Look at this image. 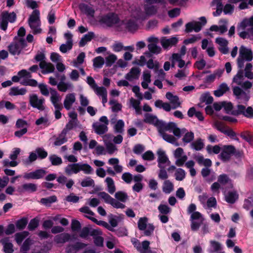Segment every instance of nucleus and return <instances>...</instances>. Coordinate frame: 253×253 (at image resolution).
I'll return each mask as SVG.
<instances>
[{"label":"nucleus","instance_id":"obj_57","mask_svg":"<svg viewBox=\"0 0 253 253\" xmlns=\"http://www.w3.org/2000/svg\"><path fill=\"white\" fill-rule=\"evenodd\" d=\"M117 58L116 55L112 54L106 57L105 64L107 67H111L117 60Z\"/></svg>","mask_w":253,"mask_h":253},{"label":"nucleus","instance_id":"obj_52","mask_svg":"<svg viewBox=\"0 0 253 253\" xmlns=\"http://www.w3.org/2000/svg\"><path fill=\"white\" fill-rule=\"evenodd\" d=\"M200 100L202 102H205L207 104H210L212 103L213 99L209 93H206L201 95Z\"/></svg>","mask_w":253,"mask_h":253},{"label":"nucleus","instance_id":"obj_12","mask_svg":"<svg viewBox=\"0 0 253 253\" xmlns=\"http://www.w3.org/2000/svg\"><path fill=\"white\" fill-rule=\"evenodd\" d=\"M86 246L87 244L80 242H77L75 244H68L65 248V252L66 253H77Z\"/></svg>","mask_w":253,"mask_h":253},{"label":"nucleus","instance_id":"obj_21","mask_svg":"<svg viewBox=\"0 0 253 253\" xmlns=\"http://www.w3.org/2000/svg\"><path fill=\"white\" fill-rule=\"evenodd\" d=\"M92 127L95 133L100 135L105 134L108 131V126L99 122L94 123Z\"/></svg>","mask_w":253,"mask_h":253},{"label":"nucleus","instance_id":"obj_6","mask_svg":"<svg viewBox=\"0 0 253 253\" xmlns=\"http://www.w3.org/2000/svg\"><path fill=\"white\" fill-rule=\"evenodd\" d=\"M244 80V72L243 70H238L237 74L234 77L233 82L240 85L243 88L247 89L252 87V83L248 81L243 82Z\"/></svg>","mask_w":253,"mask_h":253},{"label":"nucleus","instance_id":"obj_60","mask_svg":"<svg viewBox=\"0 0 253 253\" xmlns=\"http://www.w3.org/2000/svg\"><path fill=\"white\" fill-rule=\"evenodd\" d=\"M71 229L73 232H78L81 229V224L76 219H73L71 222Z\"/></svg>","mask_w":253,"mask_h":253},{"label":"nucleus","instance_id":"obj_22","mask_svg":"<svg viewBox=\"0 0 253 253\" xmlns=\"http://www.w3.org/2000/svg\"><path fill=\"white\" fill-rule=\"evenodd\" d=\"M85 217H87V218H88L89 219L91 220L92 221L95 223L97 225H100V226H102L105 227L106 228H107L109 231H111L112 232H116V234L118 236H121V234H119V233L118 232L116 231L113 228H112L111 226H110L106 222H105L104 221H102V220L98 221V220H97V219H96L94 217L88 216L87 215H85Z\"/></svg>","mask_w":253,"mask_h":253},{"label":"nucleus","instance_id":"obj_11","mask_svg":"<svg viewBox=\"0 0 253 253\" xmlns=\"http://www.w3.org/2000/svg\"><path fill=\"white\" fill-rule=\"evenodd\" d=\"M235 148L232 145L223 146L222 151L219 155L220 159L224 162L229 161L231 155L235 152Z\"/></svg>","mask_w":253,"mask_h":253},{"label":"nucleus","instance_id":"obj_41","mask_svg":"<svg viewBox=\"0 0 253 253\" xmlns=\"http://www.w3.org/2000/svg\"><path fill=\"white\" fill-rule=\"evenodd\" d=\"M105 182L107 185L108 191L111 194H113L116 191V187L113 179L110 177H107L105 179Z\"/></svg>","mask_w":253,"mask_h":253},{"label":"nucleus","instance_id":"obj_54","mask_svg":"<svg viewBox=\"0 0 253 253\" xmlns=\"http://www.w3.org/2000/svg\"><path fill=\"white\" fill-rule=\"evenodd\" d=\"M8 23V21L6 18L5 14H3L1 13L0 17V28L3 31H5L7 28Z\"/></svg>","mask_w":253,"mask_h":253},{"label":"nucleus","instance_id":"obj_39","mask_svg":"<svg viewBox=\"0 0 253 253\" xmlns=\"http://www.w3.org/2000/svg\"><path fill=\"white\" fill-rule=\"evenodd\" d=\"M211 248L209 249V253H213L218 252L221 250V245L220 243L215 241H210Z\"/></svg>","mask_w":253,"mask_h":253},{"label":"nucleus","instance_id":"obj_49","mask_svg":"<svg viewBox=\"0 0 253 253\" xmlns=\"http://www.w3.org/2000/svg\"><path fill=\"white\" fill-rule=\"evenodd\" d=\"M148 218L146 217H140L138 221V228L140 230H144L147 226Z\"/></svg>","mask_w":253,"mask_h":253},{"label":"nucleus","instance_id":"obj_51","mask_svg":"<svg viewBox=\"0 0 253 253\" xmlns=\"http://www.w3.org/2000/svg\"><path fill=\"white\" fill-rule=\"evenodd\" d=\"M49 160L53 166H58L62 163V159L56 155H51L49 157Z\"/></svg>","mask_w":253,"mask_h":253},{"label":"nucleus","instance_id":"obj_20","mask_svg":"<svg viewBox=\"0 0 253 253\" xmlns=\"http://www.w3.org/2000/svg\"><path fill=\"white\" fill-rule=\"evenodd\" d=\"M144 122L146 123L154 125L158 127L161 120H159L156 116L146 113L145 114Z\"/></svg>","mask_w":253,"mask_h":253},{"label":"nucleus","instance_id":"obj_37","mask_svg":"<svg viewBox=\"0 0 253 253\" xmlns=\"http://www.w3.org/2000/svg\"><path fill=\"white\" fill-rule=\"evenodd\" d=\"M144 10L147 15H153L157 13L158 7L156 5L146 4L144 6Z\"/></svg>","mask_w":253,"mask_h":253},{"label":"nucleus","instance_id":"obj_24","mask_svg":"<svg viewBox=\"0 0 253 253\" xmlns=\"http://www.w3.org/2000/svg\"><path fill=\"white\" fill-rule=\"evenodd\" d=\"M75 101L76 97L74 93L67 94L63 103L65 108L67 110H69Z\"/></svg>","mask_w":253,"mask_h":253},{"label":"nucleus","instance_id":"obj_44","mask_svg":"<svg viewBox=\"0 0 253 253\" xmlns=\"http://www.w3.org/2000/svg\"><path fill=\"white\" fill-rule=\"evenodd\" d=\"M115 197L123 203L126 202L128 198V195L124 191H118L115 194Z\"/></svg>","mask_w":253,"mask_h":253},{"label":"nucleus","instance_id":"obj_43","mask_svg":"<svg viewBox=\"0 0 253 253\" xmlns=\"http://www.w3.org/2000/svg\"><path fill=\"white\" fill-rule=\"evenodd\" d=\"M57 197L55 196H52L47 198H43L41 199L40 202L46 206H50L51 204L56 202Z\"/></svg>","mask_w":253,"mask_h":253},{"label":"nucleus","instance_id":"obj_35","mask_svg":"<svg viewBox=\"0 0 253 253\" xmlns=\"http://www.w3.org/2000/svg\"><path fill=\"white\" fill-rule=\"evenodd\" d=\"M217 181L220 184L222 185H225V184L229 183L231 185V187H233L232 180L230 179L229 176L226 174H222L219 175Z\"/></svg>","mask_w":253,"mask_h":253},{"label":"nucleus","instance_id":"obj_29","mask_svg":"<svg viewBox=\"0 0 253 253\" xmlns=\"http://www.w3.org/2000/svg\"><path fill=\"white\" fill-rule=\"evenodd\" d=\"M81 10L87 16H94V10L90 6L84 3H81L79 5Z\"/></svg>","mask_w":253,"mask_h":253},{"label":"nucleus","instance_id":"obj_7","mask_svg":"<svg viewBox=\"0 0 253 253\" xmlns=\"http://www.w3.org/2000/svg\"><path fill=\"white\" fill-rule=\"evenodd\" d=\"M29 102L32 107L40 111H43L45 107L44 105L45 99L43 97L39 98L36 94L30 95Z\"/></svg>","mask_w":253,"mask_h":253},{"label":"nucleus","instance_id":"obj_13","mask_svg":"<svg viewBox=\"0 0 253 253\" xmlns=\"http://www.w3.org/2000/svg\"><path fill=\"white\" fill-rule=\"evenodd\" d=\"M137 28V25L135 21L133 20L130 19L125 22L124 21H121L120 26L119 28V31H123L125 29L127 30L128 31L131 32L135 31Z\"/></svg>","mask_w":253,"mask_h":253},{"label":"nucleus","instance_id":"obj_50","mask_svg":"<svg viewBox=\"0 0 253 253\" xmlns=\"http://www.w3.org/2000/svg\"><path fill=\"white\" fill-rule=\"evenodd\" d=\"M246 107L243 105H238L236 106V109L233 110L231 114L234 116H239L240 115L244 114L245 111Z\"/></svg>","mask_w":253,"mask_h":253},{"label":"nucleus","instance_id":"obj_64","mask_svg":"<svg viewBox=\"0 0 253 253\" xmlns=\"http://www.w3.org/2000/svg\"><path fill=\"white\" fill-rule=\"evenodd\" d=\"M240 26L242 28L253 27V16L249 19H246L241 23Z\"/></svg>","mask_w":253,"mask_h":253},{"label":"nucleus","instance_id":"obj_30","mask_svg":"<svg viewBox=\"0 0 253 253\" xmlns=\"http://www.w3.org/2000/svg\"><path fill=\"white\" fill-rule=\"evenodd\" d=\"M33 244V241L30 238H27L20 248L21 253H27L30 250L31 246Z\"/></svg>","mask_w":253,"mask_h":253},{"label":"nucleus","instance_id":"obj_48","mask_svg":"<svg viewBox=\"0 0 253 253\" xmlns=\"http://www.w3.org/2000/svg\"><path fill=\"white\" fill-rule=\"evenodd\" d=\"M163 138L168 142L171 144H175L176 142L175 138L172 135L166 133V132H159Z\"/></svg>","mask_w":253,"mask_h":253},{"label":"nucleus","instance_id":"obj_32","mask_svg":"<svg viewBox=\"0 0 253 253\" xmlns=\"http://www.w3.org/2000/svg\"><path fill=\"white\" fill-rule=\"evenodd\" d=\"M226 201L230 204H234L238 198V195L236 191L229 192L225 196Z\"/></svg>","mask_w":253,"mask_h":253},{"label":"nucleus","instance_id":"obj_3","mask_svg":"<svg viewBox=\"0 0 253 253\" xmlns=\"http://www.w3.org/2000/svg\"><path fill=\"white\" fill-rule=\"evenodd\" d=\"M100 22L109 27L116 25L117 29L119 31L121 20L118 15L114 13H109L103 16L100 20Z\"/></svg>","mask_w":253,"mask_h":253},{"label":"nucleus","instance_id":"obj_46","mask_svg":"<svg viewBox=\"0 0 253 253\" xmlns=\"http://www.w3.org/2000/svg\"><path fill=\"white\" fill-rule=\"evenodd\" d=\"M40 220L37 217L31 219L28 225V229L29 231H34L39 225Z\"/></svg>","mask_w":253,"mask_h":253},{"label":"nucleus","instance_id":"obj_19","mask_svg":"<svg viewBox=\"0 0 253 253\" xmlns=\"http://www.w3.org/2000/svg\"><path fill=\"white\" fill-rule=\"evenodd\" d=\"M239 57L246 61H250L253 57L252 51L244 46H242L239 50Z\"/></svg>","mask_w":253,"mask_h":253},{"label":"nucleus","instance_id":"obj_2","mask_svg":"<svg viewBox=\"0 0 253 253\" xmlns=\"http://www.w3.org/2000/svg\"><path fill=\"white\" fill-rule=\"evenodd\" d=\"M28 24L30 27L33 30V34L40 33L42 29L39 28L41 25L40 19V11L39 10H34L28 19Z\"/></svg>","mask_w":253,"mask_h":253},{"label":"nucleus","instance_id":"obj_8","mask_svg":"<svg viewBox=\"0 0 253 253\" xmlns=\"http://www.w3.org/2000/svg\"><path fill=\"white\" fill-rule=\"evenodd\" d=\"M49 90L51 94L50 101L55 110H61L63 108L61 103V97L55 89L50 88Z\"/></svg>","mask_w":253,"mask_h":253},{"label":"nucleus","instance_id":"obj_15","mask_svg":"<svg viewBox=\"0 0 253 253\" xmlns=\"http://www.w3.org/2000/svg\"><path fill=\"white\" fill-rule=\"evenodd\" d=\"M18 191L21 193H33L37 190V185L32 183H25L18 187Z\"/></svg>","mask_w":253,"mask_h":253},{"label":"nucleus","instance_id":"obj_25","mask_svg":"<svg viewBox=\"0 0 253 253\" xmlns=\"http://www.w3.org/2000/svg\"><path fill=\"white\" fill-rule=\"evenodd\" d=\"M140 73V70L137 67H133L131 69L130 72L126 76V79L129 81L134 79H138Z\"/></svg>","mask_w":253,"mask_h":253},{"label":"nucleus","instance_id":"obj_4","mask_svg":"<svg viewBox=\"0 0 253 253\" xmlns=\"http://www.w3.org/2000/svg\"><path fill=\"white\" fill-rule=\"evenodd\" d=\"M26 46V41L23 38H20L9 45L8 50L12 55H19L21 50Z\"/></svg>","mask_w":253,"mask_h":253},{"label":"nucleus","instance_id":"obj_55","mask_svg":"<svg viewBox=\"0 0 253 253\" xmlns=\"http://www.w3.org/2000/svg\"><path fill=\"white\" fill-rule=\"evenodd\" d=\"M93 66L95 68H101L105 63L104 59L101 56H97L93 60Z\"/></svg>","mask_w":253,"mask_h":253},{"label":"nucleus","instance_id":"obj_59","mask_svg":"<svg viewBox=\"0 0 253 253\" xmlns=\"http://www.w3.org/2000/svg\"><path fill=\"white\" fill-rule=\"evenodd\" d=\"M98 195L100 198H102L104 202L107 204L111 205L112 200L114 198L111 197L108 193L105 192H101L98 193Z\"/></svg>","mask_w":253,"mask_h":253},{"label":"nucleus","instance_id":"obj_62","mask_svg":"<svg viewBox=\"0 0 253 253\" xmlns=\"http://www.w3.org/2000/svg\"><path fill=\"white\" fill-rule=\"evenodd\" d=\"M175 179L178 181H182L185 177V172L184 169L179 168L175 173Z\"/></svg>","mask_w":253,"mask_h":253},{"label":"nucleus","instance_id":"obj_36","mask_svg":"<svg viewBox=\"0 0 253 253\" xmlns=\"http://www.w3.org/2000/svg\"><path fill=\"white\" fill-rule=\"evenodd\" d=\"M29 235L28 231H24L22 232L17 233L15 234V240L18 245L21 244L22 241Z\"/></svg>","mask_w":253,"mask_h":253},{"label":"nucleus","instance_id":"obj_53","mask_svg":"<svg viewBox=\"0 0 253 253\" xmlns=\"http://www.w3.org/2000/svg\"><path fill=\"white\" fill-rule=\"evenodd\" d=\"M204 143L201 138L198 139L196 141L191 143L192 148L197 151H199L202 149L204 147Z\"/></svg>","mask_w":253,"mask_h":253},{"label":"nucleus","instance_id":"obj_56","mask_svg":"<svg viewBox=\"0 0 253 253\" xmlns=\"http://www.w3.org/2000/svg\"><path fill=\"white\" fill-rule=\"evenodd\" d=\"M125 124L122 120H119L115 125V131L117 133H122L124 132Z\"/></svg>","mask_w":253,"mask_h":253},{"label":"nucleus","instance_id":"obj_23","mask_svg":"<svg viewBox=\"0 0 253 253\" xmlns=\"http://www.w3.org/2000/svg\"><path fill=\"white\" fill-rule=\"evenodd\" d=\"M0 242L3 245V250L5 253H12L14 252L13 245L9 242L8 237L1 239Z\"/></svg>","mask_w":253,"mask_h":253},{"label":"nucleus","instance_id":"obj_63","mask_svg":"<svg viewBox=\"0 0 253 253\" xmlns=\"http://www.w3.org/2000/svg\"><path fill=\"white\" fill-rule=\"evenodd\" d=\"M158 209L159 212L163 214H168L171 211L170 208L167 205L165 204H160Z\"/></svg>","mask_w":253,"mask_h":253},{"label":"nucleus","instance_id":"obj_1","mask_svg":"<svg viewBox=\"0 0 253 253\" xmlns=\"http://www.w3.org/2000/svg\"><path fill=\"white\" fill-rule=\"evenodd\" d=\"M46 57L45 54L42 52L38 51L35 56V60L36 62H40L39 66L43 69L42 74L52 73L54 71L55 67L51 63H47L45 61Z\"/></svg>","mask_w":253,"mask_h":253},{"label":"nucleus","instance_id":"obj_9","mask_svg":"<svg viewBox=\"0 0 253 253\" xmlns=\"http://www.w3.org/2000/svg\"><path fill=\"white\" fill-rule=\"evenodd\" d=\"M47 173L43 169H40L35 171L25 173L23 175V178L25 179H39L43 178Z\"/></svg>","mask_w":253,"mask_h":253},{"label":"nucleus","instance_id":"obj_45","mask_svg":"<svg viewBox=\"0 0 253 253\" xmlns=\"http://www.w3.org/2000/svg\"><path fill=\"white\" fill-rule=\"evenodd\" d=\"M72 87V84L64 82H60L57 84L58 89L62 92H66L68 89Z\"/></svg>","mask_w":253,"mask_h":253},{"label":"nucleus","instance_id":"obj_47","mask_svg":"<svg viewBox=\"0 0 253 253\" xmlns=\"http://www.w3.org/2000/svg\"><path fill=\"white\" fill-rule=\"evenodd\" d=\"M148 48L151 53L155 54L160 53L162 50L161 47L155 43H149L148 45Z\"/></svg>","mask_w":253,"mask_h":253},{"label":"nucleus","instance_id":"obj_16","mask_svg":"<svg viewBox=\"0 0 253 253\" xmlns=\"http://www.w3.org/2000/svg\"><path fill=\"white\" fill-rule=\"evenodd\" d=\"M176 126V124L174 122H169L166 123L161 120L160 125L158 127L159 132H165L166 131L171 132L173 128Z\"/></svg>","mask_w":253,"mask_h":253},{"label":"nucleus","instance_id":"obj_17","mask_svg":"<svg viewBox=\"0 0 253 253\" xmlns=\"http://www.w3.org/2000/svg\"><path fill=\"white\" fill-rule=\"evenodd\" d=\"M71 235L68 233H62L57 234L54 238V241L56 244H63L71 240Z\"/></svg>","mask_w":253,"mask_h":253},{"label":"nucleus","instance_id":"obj_61","mask_svg":"<svg viewBox=\"0 0 253 253\" xmlns=\"http://www.w3.org/2000/svg\"><path fill=\"white\" fill-rule=\"evenodd\" d=\"M35 152L37 154L38 157L40 159H45L48 155L47 152L42 147L37 148Z\"/></svg>","mask_w":253,"mask_h":253},{"label":"nucleus","instance_id":"obj_58","mask_svg":"<svg viewBox=\"0 0 253 253\" xmlns=\"http://www.w3.org/2000/svg\"><path fill=\"white\" fill-rule=\"evenodd\" d=\"M241 137L250 143H253V134L249 131H245L241 133Z\"/></svg>","mask_w":253,"mask_h":253},{"label":"nucleus","instance_id":"obj_38","mask_svg":"<svg viewBox=\"0 0 253 253\" xmlns=\"http://www.w3.org/2000/svg\"><path fill=\"white\" fill-rule=\"evenodd\" d=\"M79 172L83 171L85 174H91L93 169L91 167L87 164H82L79 163Z\"/></svg>","mask_w":253,"mask_h":253},{"label":"nucleus","instance_id":"obj_34","mask_svg":"<svg viewBox=\"0 0 253 253\" xmlns=\"http://www.w3.org/2000/svg\"><path fill=\"white\" fill-rule=\"evenodd\" d=\"M94 36V34L93 32H88L87 34L84 35V37L81 39L79 42V46L80 47L84 46L87 42L90 41L92 40Z\"/></svg>","mask_w":253,"mask_h":253},{"label":"nucleus","instance_id":"obj_10","mask_svg":"<svg viewBox=\"0 0 253 253\" xmlns=\"http://www.w3.org/2000/svg\"><path fill=\"white\" fill-rule=\"evenodd\" d=\"M233 93L236 99L241 101L240 102H247L250 98L249 94L238 86L233 87Z\"/></svg>","mask_w":253,"mask_h":253},{"label":"nucleus","instance_id":"obj_26","mask_svg":"<svg viewBox=\"0 0 253 253\" xmlns=\"http://www.w3.org/2000/svg\"><path fill=\"white\" fill-rule=\"evenodd\" d=\"M166 97L173 105V106L172 107V109H174L180 106V102L177 96L173 95L172 93L168 92L166 94Z\"/></svg>","mask_w":253,"mask_h":253},{"label":"nucleus","instance_id":"obj_28","mask_svg":"<svg viewBox=\"0 0 253 253\" xmlns=\"http://www.w3.org/2000/svg\"><path fill=\"white\" fill-rule=\"evenodd\" d=\"M65 172L68 175H70L73 173H78L79 172V163L69 164L65 168Z\"/></svg>","mask_w":253,"mask_h":253},{"label":"nucleus","instance_id":"obj_33","mask_svg":"<svg viewBox=\"0 0 253 253\" xmlns=\"http://www.w3.org/2000/svg\"><path fill=\"white\" fill-rule=\"evenodd\" d=\"M27 92L26 88H19L18 87H12L10 88L9 95L16 96L18 95H24Z\"/></svg>","mask_w":253,"mask_h":253},{"label":"nucleus","instance_id":"obj_18","mask_svg":"<svg viewBox=\"0 0 253 253\" xmlns=\"http://www.w3.org/2000/svg\"><path fill=\"white\" fill-rule=\"evenodd\" d=\"M177 42L178 39L176 37H172L169 39L163 37L161 40V43L165 49H168L169 47L175 45Z\"/></svg>","mask_w":253,"mask_h":253},{"label":"nucleus","instance_id":"obj_5","mask_svg":"<svg viewBox=\"0 0 253 253\" xmlns=\"http://www.w3.org/2000/svg\"><path fill=\"white\" fill-rule=\"evenodd\" d=\"M201 22L193 21L187 23L185 25V32L187 33H190L193 31L195 32H199L202 28V27L207 24V19L205 17L202 16L200 18Z\"/></svg>","mask_w":253,"mask_h":253},{"label":"nucleus","instance_id":"obj_31","mask_svg":"<svg viewBox=\"0 0 253 253\" xmlns=\"http://www.w3.org/2000/svg\"><path fill=\"white\" fill-rule=\"evenodd\" d=\"M66 135L67 134L64 132L61 131L58 136L56 137L55 140L53 143L54 145L55 146H60L66 142L68 141Z\"/></svg>","mask_w":253,"mask_h":253},{"label":"nucleus","instance_id":"obj_40","mask_svg":"<svg viewBox=\"0 0 253 253\" xmlns=\"http://www.w3.org/2000/svg\"><path fill=\"white\" fill-rule=\"evenodd\" d=\"M28 222V218L26 217H23L16 221L15 226L19 230H22L25 228Z\"/></svg>","mask_w":253,"mask_h":253},{"label":"nucleus","instance_id":"obj_27","mask_svg":"<svg viewBox=\"0 0 253 253\" xmlns=\"http://www.w3.org/2000/svg\"><path fill=\"white\" fill-rule=\"evenodd\" d=\"M229 90V87L227 84L223 83L220 84L218 88L214 91V95L216 97H220L223 95L225 93Z\"/></svg>","mask_w":253,"mask_h":253},{"label":"nucleus","instance_id":"obj_42","mask_svg":"<svg viewBox=\"0 0 253 253\" xmlns=\"http://www.w3.org/2000/svg\"><path fill=\"white\" fill-rule=\"evenodd\" d=\"M173 190V185L169 180H166L163 186V191L166 194H169Z\"/></svg>","mask_w":253,"mask_h":253},{"label":"nucleus","instance_id":"obj_14","mask_svg":"<svg viewBox=\"0 0 253 253\" xmlns=\"http://www.w3.org/2000/svg\"><path fill=\"white\" fill-rule=\"evenodd\" d=\"M157 154L158 156V162L159 168H165L166 166L163 165L164 164H167V165H170V162L169 160L165 151L159 150L157 152Z\"/></svg>","mask_w":253,"mask_h":253}]
</instances>
